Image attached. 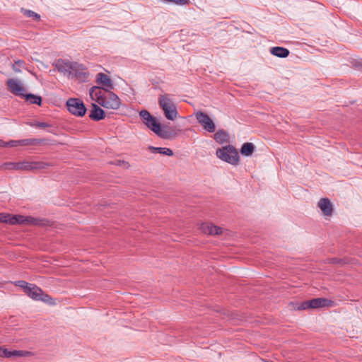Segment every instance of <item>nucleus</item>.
I'll use <instances>...</instances> for the list:
<instances>
[{
  "instance_id": "13",
  "label": "nucleus",
  "mask_w": 362,
  "mask_h": 362,
  "mask_svg": "<svg viewBox=\"0 0 362 362\" xmlns=\"http://www.w3.org/2000/svg\"><path fill=\"white\" fill-rule=\"evenodd\" d=\"M74 62L59 59L57 61L55 66L57 69L64 75L71 76Z\"/></svg>"
},
{
  "instance_id": "29",
  "label": "nucleus",
  "mask_w": 362,
  "mask_h": 362,
  "mask_svg": "<svg viewBox=\"0 0 362 362\" xmlns=\"http://www.w3.org/2000/svg\"><path fill=\"white\" fill-rule=\"evenodd\" d=\"M12 215L10 214L0 213V222L10 224Z\"/></svg>"
},
{
  "instance_id": "9",
  "label": "nucleus",
  "mask_w": 362,
  "mask_h": 362,
  "mask_svg": "<svg viewBox=\"0 0 362 362\" xmlns=\"http://www.w3.org/2000/svg\"><path fill=\"white\" fill-rule=\"evenodd\" d=\"M44 220L33 218L32 216H24L22 215H12L11 225L24 224V225H34L41 226L43 225Z\"/></svg>"
},
{
  "instance_id": "6",
  "label": "nucleus",
  "mask_w": 362,
  "mask_h": 362,
  "mask_svg": "<svg viewBox=\"0 0 362 362\" xmlns=\"http://www.w3.org/2000/svg\"><path fill=\"white\" fill-rule=\"evenodd\" d=\"M66 107L69 112L78 117H82L86 112V107L79 98H69L66 102Z\"/></svg>"
},
{
  "instance_id": "16",
  "label": "nucleus",
  "mask_w": 362,
  "mask_h": 362,
  "mask_svg": "<svg viewBox=\"0 0 362 362\" xmlns=\"http://www.w3.org/2000/svg\"><path fill=\"white\" fill-rule=\"evenodd\" d=\"M318 207L325 216H331L333 213V206L328 198H322L317 203Z\"/></svg>"
},
{
  "instance_id": "21",
  "label": "nucleus",
  "mask_w": 362,
  "mask_h": 362,
  "mask_svg": "<svg viewBox=\"0 0 362 362\" xmlns=\"http://www.w3.org/2000/svg\"><path fill=\"white\" fill-rule=\"evenodd\" d=\"M270 52L272 54L278 57L281 58H286L287 57L290 52L288 49L284 48L283 47H274L271 48Z\"/></svg>"
},
{
  "instance_id": "28",
  "label": "nucleus",
  "mask_w": 362,
  "mask_h": 362,
  "mask_svg": "<svg viewBox=\"0 0 362 362\" xmlns=\"http://www.w3.org/2000/svg\"><path fill=\"white\" fill-rule=\"evenodd\" d=\"M30 284H29L25 281H23V280H21V281H16L15 283V285L18 286V287H21L23 289V291L25 292V293L26 294V291H28V290L29 289L30 286Z\"/></svg>"
},
{
  "instance_id": "27",
  "label": "nucleus",
  "mask_w": 362,
  "mask_h": 362,
  "mask_svg": "<svg viewBox=\"0 0 362 362\" xmlns=\"http://www.w3.org/2000/svg\"><path fill=\"white\" fill-rule=\"evenodd\" d=\"M30 284H29L25 281H23V280H21V281H16L15 283V285L18 286V287H21L23 289V291L25 292V293L26 294V291H28V290L29 289L30 286Z\"/></svg>"
},
{
  "instance_id": "30",
  "label": "nucleus",
  "mask_w": 362,
  "mask_h": 362,
  "mask_svg": "<svg viewBox=\"0 0 362 362\" xmlns=\"http://www.w3.org/2000/svg\"><path fill=\"white\" fill-rule=\"evenodd\" d=\"M25 15L28 17L33 18L36 21H39L40 19V16L39 14L30 10H26L25 11Z\"/></svg>"
},
{
  "instance_id": "25",
  "label": "nucleus",
  "mask_w": 362,
  "mask_h": 362,
  "mask_svg": "<svg viewBox=\"0 0 362 362\" xmlns=\"http://www.w3.org/2000/svg\"><path fill=\"white\" fill-rule=\"evenodd\" d=\"M23 98H25L26 100L29 101L31 104L40 105L42 103V98L32 93L25 94Z\"/></svg>"
},
{
  "instance_id": "12",
  "label": "nucleus",
  "mask_w": 362,
  "mask_h": 362,
  "mask_svg": "<svg viewBox=\"0 0 362 362\" xmlns=\"http://www.w3.org/2000/svg\"><path fill=\"white\" fill-rule=\"evenodd\" d=\"M97 83L102 86L104 90L110 91L114 89V83L112 79L104 73H98L96 76Z\"/></svg>"
},
{
  "instance_id": "11",
  "label": "nucleus",
  "mask_w": 362,
  "mask_h": 362,
  "mask_svg": "<svg viewBox=\"0 0 362 362\" xmlns=\"http://www.w3.org/2000/svg\"><path fill=\"white\" fill-rule=\"evenodd\" d=\"M71 71V76L76 77L79 81L81 82L87 81L89 73L87 71V68L84 65L74 62L73 69Z\"/></svg>"
},
{
  "instance_id": "23",
  "label": "nucleus",
  "mask_w": 362,
  "mask_h": 362,
  "mask_svg": "<svg viewBox=\"0 0 362 362\" xmlns=\"http://www.w3.org/2000/svg\"><path fill=\"white\" fill-rule=\"evenodd\" d=\"M255 150V146L253 144L247 142L245 143L240 149V153L242 155L245 156H250L252 154L253 151Z\"/></svg>"
},
{
  "instance_id": "5",
  "label": "nucleus",
  "mask_w": 362,
  "mask_h": 362,
  "mask_svg": "<svg viewBox=\"0 0 362 362\" xmlns=\"http://www.w3.org/2000/svg\"><path fill=\"white\" fill-rule=\"evenodd\" d=\"M8 146L16 147L18 146H40L54 144V142L47 139H25L21 140H11L7 142Z\"/></svg>"
},
{
  "instance_id": "8",
  "label": "nucleus",
  "mask_w": 362,
  "mask_h": 362,
  "mask_svg": "<svg viewBox=\"0 0 362 362\" xmlns=\"http://www.w3.org/2000/svg\"><path fill=\"white\" fill-rule=\"evenodd\" d=\"M26 295L34 300H42L49 303L52 300L49 295L45 294L40 287L33 284H30L29 289L26 291Z\"/></svg>"
},
{
  "instance_id": "19",
  "label": "nucleus",
  "mask_w": 362,
  "mask_h": 362,
  "mask_svg": "<svg viewBox=\"0 0 362 362\" xmlns=\"http://www.w3.org/2000/svg\"><path fill=\"white\" fill-rule=\"evenodd\" d=\"M310 304L311 305V308L315 309L330 307L332 305L333 301L325 298H317L310 300Z\"/></svg>"
},
{
  "instance_id": "24",
  "label": "nucleus",
  "mask_w": 362,
  "mask_h": 362,
  "mask_svg": "<svg viewBox=\"0 0 362 362\" xmlns=\"http://www.w3.org/2000/svg\"><path fill=\"white\" fill-rule=\"evenodd\" d=\"M228 134L223 129L218 130L214 134V139L219 144L226 142L228 139Z\"/></svg>"
},
{
  "instance_id": "15",
  "label": "nucleus",
  "mask_w": 362,
  "mask_h": 362,
  "mask_svg": "<svg viewBox=\"0 0 362 362\" xmlns=\"http://www.w3.org/2000/svg\"><path fill=\"white\" fill-rule=\"evenodd\" d=\"M31 353L24 350H14L10 351L7 349L0 346V357L11 358V357H26L30 356Z\"/></svg>"
},
{
  "instance_id": "20",
  "label": "nucleus",
  "mask_w": 362,
  "mask_h": 362,
  "mask_svg": "<svg viewBox=\"0 0 362 362\" xmlns=\"http://www.w3.org/2000/svg\"><path fill=\"white\" fill-rule=\"evenodd\" d=\"M105 117V111L95 104H92V109L89 113V117L93 121H100Z\"/></svg>"
},
{
  "instance_id": "10",
  "label": "nucleus",
  "mask_w": 362,
  "mask_h": 362,
  "mask_svg": "<svg viewBox=\"0 0 362 362\" xmlns=\"http://www.w3.org/2000/svg\"><path fill=\"white\" fill-rule=\"evenodd\" d=\"M195 117L198 122L203 127L205 130L210 133L215 132L216 126L212 119L206 113L199 111L195 114Z\"/></svg>"
},
{
  "instance_id": "18",
  "label": "nucleus",
  "mask_w": 362,
  "mask_h": 362,
  "mask_svg": "<svg viewBox=\"0 0 362 362\" xmlns=\"http://www.w3.org/2000/svg\"><path fill=\"white\" fill-rule=\"evenodd\" d=\"M89 94L92 100L100 105V103L105 95V90H104L103 88L93 86L90 89Z\"/></svg>"
},
{
  "instance_id": "31",
  "label": "nucleus",
  "mask_w": 362,
  "mask_h": 362,
  "mask_svg": "<svg viewBox=\"0 0 362 362\" xmlns=\"http://www.w3.org/2000/svg\"><path fill=\"white\" fill-rule=\"evenodd\" d=\"M31 127H37V128H46V127H50L52 125L47 122H35L34 123L30 124Z\"/></svg>"
},
{
  "instance_id": "1",
  "label": "nucleus",
  "mask_w": 362,
  "mask_h": 362,
  "mask_svg": "<svg viewBox=\"0 0 362 362\" xmlns=\"http://www.w3.org/2000/svg\"><path fill=\"white\" fill-rule=\"evenodd\" d=\"M142 122L151 131L156 133L162 139H168L169 134L167 131L161 129V125L157 122L156 117H153L148 110H142L139 112Z\"/></svg>"
},
{
  "instance_id": "4",
  "label": "nucleus",
  "mask_w": 362,
  "mask_h": 362,
  "mask_svg": "<svg viewBox=\"0 0 362 362\" xmlns=\"http://www.w3.org/2000/svg\"><path fill=\"white\" fill-rule=\"evenodd\" d=\"M9 165L13 169L21 170H34L45 169L49 166V163L41 162V161H23L18 163H11Z\"/></svg>"
},
{
  "instance_id": "17",
  "label": "nucleus",
  "mask_w": 362,
  "mask_h": 362,
  "mask_svg": "<svg viewBox=\"0 0 362 362\" xmlns=\"http://www.w3.org/2000/svg\"><path fill=\"white\" fill-rule=\"evenodd\" d=\"M199 229L205 234L214 235L222 233V228L210 223H203L201 224Z\"/></svg>"
},
{
  "instance_id": "33",
  "label": "nucleus",
  "mask_w": 362,
  "mask_h": 362,
  "mask_svg": "<svg viewBox=\"0 0 362 362\" xmlns=\"http://www.w3.org/2000/svg\"><path fill=\"white\" fill-rule=\"evenodd\" d=\"M308 308H311L310 300L302 302L298 307V310H306Z\"/></svg>"
},
{
  "instance_id": "14",
  "label": "nucleus",
  "mask_w": 362,
  "mask_h": 362,
  "mask_svg": "<svg viewBox=\"0 0 362 362\" xmlns=\"http://www.w3.org/2000/svg\"><path fill=\"white\" fill-rule=\"evenodd\" d=\"M7 86L8 90L13 94L21 96L23 98L25 96V88L23 87V86L18 80L13 78L8 79L7 81Z\"/></svg>"
},
{
  "instance_id": "7",
  "label": "nucleus",
  "mask_w": 362,
  "mask_h": 362,
  "mask_svg": "<svg viewBox=\"0 0 362 362\" xmlns=\"http://www.w3.org/2000/svg\"><path fill=\"white\" fill-rule=\"evenodd\" d=\"M100 105L106 109L116 110L119 108L121 100L115 93L111 90L106 91L105 95L100 103Z\"/></svg>"
},
{
  "instance_id": "26",
  "label": "nucleus",
  "mask_w": 362,
  "mask_h": 362,
  "mask_svg": "<svg viewBox=\"0 0 362 362\" xmlns=\"http://www.w3.org/2000/svg\"><path fill=\"white\" fill-rule=\"evenodd\" d=\"M21 68H25V62L21 59L15 61L14 64H13V69L14 70V71L21 72Z\"/></svg>"
},
{
  "instance_id": "3",
  "label": "nucleus",
  "mask_w": 362,
  "mask_h": 362,
  "mask_svg": "<svg viewBox=\"0 0 362 362\" xmlns=\"http://www.w3.org/2000/svg\"><path fill=\"white\" fill-rule=\"evenodd\" d=\"M216 156L221 160L231 164L237 165L239 161V156L236 149L230 146H226L222 148H218Z\"/></svg>"
},
{
  "instance_id": "32",
  "label": "nucleus",
  "mask_w": 362,
  "mask_h": 362,
  "mask_svg": "<svg viewBox=\"0 0 362 362\" xmlns=\"http://www.w3.org/2000/svg\"><path fill=\"white\" fill-rule=\"evenodd\" d=\"M329 263L330 264H346L347 262L344 259H339L337 257L331 258L328 259Z\"/></svg>"
},
{
  "instance_id": "22",
  "label": "nucleus",
  "mask_w": 362,
  "mask_h": 362,
  "mask_svg": "<svg viewBox=\"0 0 362 362\" xmlns=\"http://www.w3.org/2000/svg\"><path fill=\"white\" fill-rule=\"evenodd\" d=\"M148 149L153 153H158L168 156H171L173 155V151L168 148L154 147L152 146H149Z\"/></svg>"
},
{
  "instance_id": "2",
  "label": "nucleus",
  "mask_w": 362,
  "mask_h": 362,
  "mask_svg": "<svg viewBox=\"0 0 362 362\" xmlns=\"http://www.w3.org/2000/svg\"><path fill=\"white\" fill-rule=\"evenodd\" d=\"M159 106L162 108L165 117L169 120H175L178 115L177 107L168 94L160 95Z\"/></svg>"
},
{
  "instance_id": "34",
  "label": "nucleus",
  "mask_w": 362,
  "mask_h": 362,
  "mask_svg": "<svg viewBox=\"0 0 362 362\" xmlns=\"http://www.w3.org/2000/svg\"><path fill=\"white\" fill-rule=\"evenodd\" d=\"M7 144H8L7 142H5L3 140L0 139V147H7L8 146Z\"/></svg>"
}]
</instances>
